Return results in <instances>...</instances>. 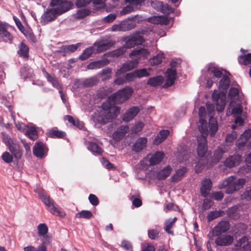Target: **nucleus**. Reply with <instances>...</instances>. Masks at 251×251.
Listing matches in <instances>:
<instances>
[{"label":"nucleus","mask_w":251,"mask_h":251,"mask_svg":"<svg viewBox=\"0 0 251 251\" xmlns=\"http://www.w3.org/2000/svg\"><path fill=\"white\" fill-rule=\"evenodd\" d=\"M47 134L51 138H63L66 136L65 132L59 130L57 127H53L48 130Z\"/></svg>","instance_id":"obj_30"},{"label":"nucleus","mask_w":251,"mask_h":251,"mask_svg":"<svg viewBox=\"0 0 251 251\" xmlns=\"http://www.w3.org/2000/svg\"><path fill=\"white\" fill-rule=\"evenodd\" d=\"M212 187V182L210 179L205 178L201 182V193L202 196L206 197L210 192Z\"/></svg>","instance_id":"obj_22"},{"label":"nucleus","mask_w":251,"mask_h":251,"mask_svg":"<svg viewBox=\"0 0 251 251\" xmlns=\"http://www.w3.org/2000/svg\"><path fill=\"white\" fill-rule=\"evenodd\" d=\"M228 97L230 101L226 110H243L241 104L243 98L238 88L231 87L229 90Z\"/></svg>","instance_id":"obj_6"},{"label":"nucleus","mask_w":251,"mask_h":251,"mask_svg":"<svg viewBox=\"0 0 251 251\" xmlns=\"http://www.w3.org/2000/svg\"><path fill=\"white\" fill-rule=\"evenodd\" d=\"M115 41L111 40L103 43H101L100 42H96L94 44V46H97V48L96 50L97 52L100 53L104 52L113 47L115 45Z\"/></svg>","instance_id":"obj_21"},{"label":"nucleus","mask_w":251,"mask_h":251,"mask_svg":"<svg viewBox=\"0 0 251 251\" xmlns=\"http://www.w3.org/2000/svg\"><path fill=\"white\" fill-rule=\"evenodd\" d=\"M134 72L136 78H141L150 75V73L147 71V69L145 68L136 70L134 71Z\"/></svg>","instance_id":"obj_50"},{"label":"nucleus","mask_w":251,"mask_h":251,"mask_svg":"<svg viewBox=\"0 0 251 251\" xmlns=\"http://www.w3.org/2000/svg\"><path fill=\"white\" fill-rule=\"evenodd\" d=\"M172 170V168L168 166L157 173V177L159 179H164L170 175Z\"/></svg>","instance_id":"obj_39"},{"label":"nucleus","mask_w":251,"mask_h":251,"mask_svg":"<svg viewBox=\"0 0 251 251\" xmlns=\"http://www.w3.org/2000/svg\"><path fill=\"white\" fill-rule=\"evenodd\" d=\"M95 51L94 46H91L85 49L83 52L79 56V59L81 61H84L89 58L93 54Z\"/></svg>","instance_id":"obj_37"},{"label":"nucleus","mask_w":251,"mask_h":251,"mask_svg":"<svg viewBox=\"0 0 251 251\" xmlns=\"http://www.w3.org/2000/svg\"><path fill=\"white\" fill-rule=\"evenodd\" d=\"M147 139L144 137H141L136 140L132 146V150L136 152H139L143 150L147 145Z\"/></svg>","instance_id":"obj_27"},{"label":"nucleus","mask_w":251,"mask_h":251,"mask_svg":"<svg viewBox=\"0 0 251 251\" xmlns=\"http://www.w3.org/2000/svg\"><path fill=\"white\" fill-rule=\"evenodd\" d=\"M136 24L134 23H124L120 24V31H126L135 28Z\"/></svg>","instance_id":"obj_52"},{"label":"nucleus","mask_w":251,"mask_h":251,"mask_svg":"<svg viewBox=\"0 0 251 251\" xmlns=\"http://www.w3.org/2000/svg\"><path fill=\"white\" fill-rule=\"evenodd\" d=\"M233 240V236L225 234L218 236L215 240V243L218 246H226L232 244Z\"/></svg>","instance_id":"obj_18"},{"label":"nucleus","mask_w":251,"mask_h":251,"mask_svg":"<svg viewBox=\"0 0 251 251\" xmlns=\"http://www.w3.org/2000/svg\"><path fill=\"white\" fill-rule=\"evenodd\" d=\"M245 183V180L244 178L236 179L234 176H230L219 184V187L220 188H226V192L231 194L242 188Z\"/></svg>","instance_id":"obj_5"},{"label":"nucleus","mask_w":251,"mask_h":251,"mask_svg":"<svg viewBox=\"0 0 251 251\" xmlns=\"http://www.w3.org/2000/svg\"><path fill=\"white\" fill-rule=\"evenodd\" d=\"M50 5L51 7H56L54 8L56 9L60 14L67 12L74 6L73 2L69 0H51Z\"/></svg>","instance_id":"obj_7"},{"label":"nucleus","mask_w":251,"mask_h":251,"mask_svg":"<svg viewBox=\"0 0 251 251\" xmlns=\"http://www.w3.org/2000/svg\"><path fill=\"white\" fill-rule=\"evenodd\" d=\"M25 134L32 140H35L38 138L37 131L33 126H28Z\"/></svg>","instance_id":"obj_38"},{"label":"nucleus","mask_w":251,"mask_h":251,"mask_svg":"<svg viewBox=\"0 0 251 251\" xmlns=\"http://www.w3.org/2000/svg\"><path fill=\"white\" fill-rule=\"evenodd\" d=\"M164 82V78L161 75H157L149 79L147 84L151 86L156 87Z\"/></svg>","instance_id":"obj_34"},{"label":"nucleus","mask_w":251,"mask_h":251,"mask_svg":"<svg viewBox=\"0 0 251 251\" xmlns=\"http://www.w3.org/2000/svg\"><path fill=\"white\" fill-rule=\"evenodd\" d=\"M170 131L168 130H161L154 140V143L158 145L162 142L169 135Z\"/></svg>","instance_id":"obj_36"},{"label":"nucleus","mask_w":251,"mask_h":251,"mask_svg":"<svg viewBox=\"0 0 251 251\" xmlns=\"http://www.w3.org/2000/svg\"><path fill=\"white\" fill-rule=\"evenodd\" d=\"M36 192L38 194L40 199L47 207L48 210L52 214L56 216L63 217L65 215V212L60 207L47 195L46 193L42 189L36 190Z\"/></svg>","instance_id":"obj_4"},{"label":"nucleus","mask_w":251,"mask_h":251,"mask_svg":"<svg viewBox=\"0 0 251 251\" xmlns=\"http://www.w3.org/2000/svg\"><path fill=\"white\" fill-rule=\"evenodd\" d=\"M8 148L9 151L16 159L19 160L22 157L23 151L22 147L19 144L14 142Z\"/></svg>","instance_id":"obj_19"},{"label":"nucleus","mask_w":251,"mask_h":251,"mask_svg":"<svg viewBox=\"0 0 251 251\" xmlns=\"http://www.w3.org/2000/svg\"><path fill=\"white\" fill-rule=\"evenodd\" d=\"M15 125L17 129L21 132H25L28 126L23 123L15 121Z\"/></svg>","instance_id":"obj_57"},{"label":"nucleus","mask_w":251,"mask_h":251,"mask_svg":"<svg viewBox=\"0 0 251 251\" xmlns=\"http://www.w3.org/2000/svg\"><path fill=\"white\" fill-rule=\"evenodd\" d=\"M241 161V157L240 155H233L226 159L225 164L226 167L232 168L238 165Z\"/></svg>","instance_id":"obj_28"},{"label":"nucleus","mask_w":251,"mask_h":251,"mask_svg":"<svg viewBox=\"0 0 251 251\" xmlns=\"http://www.w3.org/2000/svg\"><path fill=\"white\" fill-rule=\"evenodd\" d=\"M207 71L210 75H213V76L217 78H220L223 75L222 71L214 66L209 67Z\"/></svg>","instance_id":"obj_42"},{"label":"nucleus","mask_w":251,"mask_h":251,"mask_svg":"<svg viewBox=\"0 0 251 251\" xmlns=\"http://www.w3.org/2000/svg\"><path fill=\"white\" fill-rule=\"evenodd\" d=\"M238 61L241 65H251V53L240 55L239 57Z\"/></svg>","instance_id":"obj_40"},{"label":"nucleus","mask_w":251,"mask_h":251,"mask_svg":"<svg viewBox=\"0 0 251 251\" xmlns=\"http://www.w3.org/2000/svg\"><path fill=\"white\" fill-rule=\"evenodd\" d=\"M230 80L228 76L223 75L219 82V89L221 90L219 92L214 90L211 95L213 103L208 101L206 103L207 110H224L226 104V93L229 88Z\"/></svg>","instance_id":"obj_2"},{"label":"nucleus","mask_w":251,"mask_h":251,"mask_svg":"<svg viewBox=\"0 0 251 251\" xmlns=\"http://www.w3.org/2000/svg\"><path fill=\"white\" fill-rule=\"evenodd\" d=\"M85 144L87 146L88 150L94 155H101L102 154V149L97 144L94 142L86 141Z\"/></svg>","instance_id":"obj_25"},{"label":"nucleus","mask_w":251,"mask_h":251,"mask_svg":"<svg viewBox=\"0 0 251 251\" xmlns=\"http://www.w3.org/2000/svg\"><path fill=\"white\" fill-rule=\"evenodd\" d=\"M142 251H155V248L151 244L145 243L142 246Z\"/></svg>","instance_id":"obj_64"},{"label":"nucleus","mask_w":251,"mask_h":251,"mask_svg":"<svg viewBox=\"0 0 251 251\" xmlns=\"http://www.w3.org/2000/svg\"><path fill=\"white\" fill-rule=\"evenodd\" d=\"M177 219L175 217L173 219H168L165 222L164 230L165 231L170 234H173V231L171 230V228L173 226L174 224L176 222Z\"/></svg>","instance_id":"obj_41"},{"label":"nucleus","mask_w":251,"mask_h":251,"mask_svg":"<svg viewBox=\"0 0 251 251\" xmlns=\"http://www.w3.org/2000/svg\"><path fill=\"white\" fill-rule=\"evenodd\" d=\"M115 76L116 78L114 80V83L118 85L131 82L136 78L134 72Z\"/></svg>","instance_id":"obj_12"},{"label":"nucleus","mask_w":251,"mask_h":251,"mask_svg":"<svg viewBox=\"0 0 251 251\" xmlns=\"http://www.w3.org/2000/svg\"><path fill=\"white\" fill-rule=\"evenodd\" d=\"M91 11L90 10L87 9H81L76 12L75 18L77 19H82L89 15Z\"/></svg>","instance_id":"obj_46"},{"label":"nucleus","mask_w":251,"mask_h":251,"mask_svg":"<svg viewBox=\"0 0 251 251\" xmlns=\"http://www.w3.org/2000/svg\"><path fill=\"white\" fill-rule=\"evenodd\" d=\"M235 251H251V242L246 237H244L237 242L235 245Z\"/></svg>","instance_id":"obj_13"},{"label":"nucleus","mask_w":251,"mask_h":251,"mask_svg":"<svg viewBox=\"0 0 251 251\" xmlns=\"http://www.w3.org/2000/svg\"><path fill=\"white\" fill-rule=\"evenodd\" d=\"M159 231L156 229L148 230L149 237L151 239H156L158 238Z\"/></svg>","instance_id":"obj_60"},{"label":"nucleus","mask_w":251,"mask_h":251,"mask_svg":"<svg viewBox=\"0 0 251 251\" xmlns=\"http://www.w3.org/2000/svg\"><path fill=\"white\" fill-rule=\"evenodd\" d=\"M129 128L127 126H122L119 127L113 134V138L116 141H120L129 131Z\"/></svg>","instance_id":"obj_20"},{"label":"nucleus","mask_w":251,"mask_h":251,"mask_svg":"<svg viewBox=\"0 0 251 251\" xmlns=\"http://www.w3.org/2000/svg\"><path fill=\"white\" fill-rule=\"evenodd\" d=\"M137 111H126L123 115V120L126 122L130 121L138 114Z\"/></svg>","instance_id":"obj_44"},{"label":"nucleus","mask_w":251,"mask_h":251,"mask_svg":"<svg viewBox=\"0 0 251 251\" xmlns=\"http://www.w3.org/2000/svg\"><path fill=\"white\" fill-rule=\"evenodd\" d=\"M221 215V211H211L207 215V218L208 221H211L215 218L220 217Z\"/></svg>","instance_id":"obj_58"},{"label":"nucleus","mask_w":251,"mask_h":251,"mask_svg":"<svg viewBox=\"0 0 251 251\" xmlns=\"http://www.w3.org/2000/svg\"><path fill=\"white\" fill-rule=\"evenodd\" d=\"M126 50L125 46H121L118 49L112 51L110 54L113 57H119L125 54Z\"/></svg>","instance_id":"obj_45"},{"label":"nucleus","mask_w":251,"mask_h":251,"mask_svg":"<svg viewBox=\"0 0 251 251\" xmlns=\"http://www.w3.org/2000/svg\"><path fill=\"white\" fill-rule=\"evenodd\" d=\"M0 102L4 105L5 108L9 109L14 108L13 98L12 97H10L9 95H8L7 97L0 96Z\"/></svg>","instance_id":"obj_31"},{"label":"nucleus","mask_w":251,"mask_h":251,"mask_svg":"<svg viewBox=\"0 0 251 251\" xmlns=\"http://www.w3.org/2000/svg\"><path fill=\"white\" fill-rule=\"evenodd\" d=\"M133 90L129 86L120 89L112 94L101 105L102 110H120L117 104L127 100L132 96Z\"/></svg>","instance_id":"obj_3"},{"label":"nucleus","mask_w":251,"mask_h":251,"mask_svg":"<svg viewBox=\"0 0 251 251\" xmlns=\"http://www.w3.org/2000/svg\"><path fill=\"white\" fill-rule=\"evenodd\" d=\"M60 15L59 12L54 8L47 9L42 16V21L45 23H48L52 21H54L57 18V15Z\"/></svg>","instance_id":"obj_16"},{"label":"nucleus","mask_w":251,"mask_h":251,"mask_svg":"<svg viewBox=\"0 0 251 251\" xmlns=\"http://www.w3.org/2000/svg\"><path fill=\"white\" fill-rule=\"evenodd\" d=\"M92 216V213L88 210H82L76 214V217L78 218L90 219Z\"/></svg>","instance_id":"obj_49"},{"label":"nucleus","mask_w":251,"mask_h":251,"mask_svg":"<svg viewBox=\"0 0 251 251\" xmlns=\"http://www.w3.org/2000/svg\"><path fill=\"white\" fill-rule=\"evenodd\" d=\"M122 40L125 42V47L126 49H130L135 46L141 45L144 42L143 37L139 34L123 37Z\"/></svg>","instance_id":"obj_8"},{"label":"nucleus","mask_w":251,"mask_h":251,"mask_svg":"<svg viewBox=\"0 0 251 251\" xmlns=\"http://www.w3.org/2000/svg\"><path fill=\"white\" fill-rule=\"evenodd\" d=\"M100 161L103 166L107 169H112L114 168L113 165L106 160L105 158H102Z\"/></svg>","instance_id":"obj_62"},{"label":"nucleus","mask_w":251,"mask_h":251,"mask_svg":"<svg viewBox=\"0 0 251 251\" xmlns=\"http://www.w3.org/2000/svg\"><path fill=\"white\" fill-rule=\"evenodd\" d=\"M48 150L42 142H37L35 143L33 149V153L37 157L42 158L47 153Z\"/></svg>","instance_id":"obj_17"},{"label":"nucleus","mask_w":251,"mask_h":251,"mask_svg":"<svg viewBox=\"0 0 251 251\" xmlns=\"http://www.w3.org/2000/svg\"><path fill=\"white\" fill-rule=\"evenodd\" d=\"M38 234L40 236H44L48 232V228L46 224H40L38 226Z\"/></svg>","instance_id":"obj_54"},{"label":"nucleus","mask_w":251,"mask_h":251,"mask_svg":"<svg viewBox=\"0 0 251 251\" xmlns=\"http://www.w3.org/2000/svg\"><path fill=\"white\" fill-rule=\"evenodd\" d=\"M149 21L153 24H160L167 25L170 23V19L164 16H154L149 19Z\"/></svg>","instance_id":"obj_29"},{"label":"nucleus","mask_w":251,"mask_h":251,"mask_svg":"<svg viewBox=\"0 0 251 251\" xmlns=\"http://www.w3.org/2000/svg\"><path fill=\"white\" fill-rule=\"evenodd\" d=\"M18 53L21 57L27 59L29 57V48L23 42L21 43L18 46Z\"/></svg>","instance_id":"obj_33"},{"label":"nucleus","mask_w":251,"mask_h":251,"mask_svg":"<svg viewBox=\"0 0 251 251\" xmlns=\"http://www.w3.org/2000/svg\"><path fill=\"white\" fill-rule=\"evenodd\" d=\"M176 69H168L165 73L167 77L163 88H167L172 86L176 79Z\"/></svg>","instance_id":"obj_14"},{"label":"nucleus","mask_w":251,"mask_h":251,"mask_svg":"<svg viewBox=\"0 0 251 251\" xmlns=\"http://www.w3.org/2000/svg\"><path fill=\"white\" fill-rule=\"evenodd\" d=\"M111 92L110 89L101 88L97 91V96L99 99H103L107 97Z\"/></svg>","instance_id":"obj_43"},{"label":"nucleus","mask_w":251,"mask_h":251,"mask_svg":"<svg viewBox=\"0 0 251 251\" xmlns=\"http://www.w3.org/2000/svg\"><path fill=\"white\" fill-rule=\"evenodd\" d=\"M151 5L157 11H160L165 15H169L174 12V9L169 4L158 0L151 1Z\"/></svg>","instance_id":"obj_10"},{"label":"nucleus","mask_w":251,"mask_h":251,"mask_svg":"<svg viewBox=\"0 0 251 251\" xmlns=\"http://www.w3.org/2000/svg\"><path fill=\"white\" fill-rule=\"evenodd\" d=\"M163 58L162 54H158L150 60L151 65H158L162 62Z\"/></svg>","instance_id":"obj_53"},{"label":"nucleus","mask_w":251,"mask_h":251,"mask_svg":"<svg viewBox=\"0 0 251 251\" xmlns=\"http://www.w3.org/2000/svg\"><path fill=\"white\" fill-rule=\"evenodd\" d=\"M42 72L48 81L50 83H51L53 81L55 80V79H56L54 76H52L49 73H48L44 68L42 69Z\"/></svg>","instance_id":"obj_61"},{"label":"nucleus","mask_w":251,"mask_h":251,"mask_svg":"<svg viewBox=\"0 0 251 251\" xmlns=\"http://www.w3.org/2000/svg\"><path fill=\"white\" fill-rule=\"evenodd\" d=\"M111 73L112 69L110 68H106L101 70L99 73V75L101 76H105V78H102V80L105 81L111 78Z\"/></svg>","instance_id":"obj_51"},{"label":"nucleus","mask_w":251,"mask_h":251,"mask_svg":"<svg viewBox=\"0 0 251 251\" xmlns=\"http://www.w3.org/2000/svg\"><path fill=\"white\" fill-rule=\"evenodd\" d=\"M117 15L115 13H111L104 18V21L106 23L113 22L116 18Z\"/></svg>","instance_id":"obj_63"},{"label":"nucleus","mask_w":251,"mask_h":251,"mask_svg":"<svg viewBox=\"0 0 251 251\" xmlns=\"http://www.w3.org/2000/svg\"><path fill=\"white\" fill-rule=\"evenodd\" d=\"M138 63V59H135L125 63L115 73V76H120V75L125 74L126 72L136 68Z\"/></svg>","instance_id":"obj_11"},{"label":"nucleus","mask_w":251,"mask_h":251,"mask_svg":"<svg viewBox=\"0 0 251 251\" xmlns=\"http://www.w3.org/2000/svg\"><path fill=\"white\" fill-rule=\"evenodd\" d=\"M237 138V134L235 131L227 134L226 137V141L227 144H230L232 143Z\"/></svg>","instance_id":"obj_55"},{"label":"nucleus","mask_w":251,"mask_h":251,"mask_svg":"<svg viewBox=\"0 0 251 251\" xmlns=\"http://www.w3.org/2000/svg\"><path fill=\"white\" fill-rule=\"evenodd\" d=\"M224 151L221 148L217 149L214 152V158L216 161H219L222 157Z\"/></svg>","instance_id":"obj_59"},{"label":"nucleus","mask_w":251,"mask_h":251,"mask_svg":"<svg viewBox=\"0 0 251 251\" xmlns=\"http://www.w3.org/2000/svg\"><path fill=\"white\" fill-rule=\"evenodd\" d=\"M98 83L97 79L95 77L86 79L83 82V85L86 87H90L96 85Z\"/></svg>","instance_id":"obj_48"},{"label":"nucleus","mask_w":251,"mask_h":251,"mask_svg":"<svg viewBox=\"0 0 251 251\" xmlns=\"http://www.w3.org/2000/svg\"><path fill=\"white\" fill-rule=\"evenodd\" d=\"M213 111H199V129L201 136L198 138L197 154L200 159L196 163L195 170L200 173L205 168H209L211 164L207 163L208 159L205 157L207 152L206 137L208 133L214 136L218 130V126L217 120L212 115Z\"/></svg>","instance_id":"obj_1"},{"label":"nucleus","mask_w":251,"mask_h":251,"mask_svg":"<svg viewBox=\"0 0 251 251\" xmlns=\"http://www.w3.org/2000/svg\"><path fill=\"white\" fill-rule=\"evenodd\" d=\"M150 53L148 50L145 49H140L139 50H134L129 54V57L132 58L133 57L136 56L138 58L143 57L144 59L147 58Z\"/></svg>","instance_id":"obj_24"},{"label":"nucleus","mask_w":251,"mask_h":251,"mask_svg":"<svg viewBox=\"0 0 251 251\" xmlns=\"http://www.w3.org/2000/svg\"><path fill=\"white\" fill-rule=\"evenodd\" d=\"M186 172V168L182 167L176 170L174 175L171 177L172 182H176L181 180Z\"/></svg>","instance_id":"obj_32"},{"label":"nucleus","mask_w":251,"mask_h":251,"mask_svg":"<svg viewBox=\"0 0 251 251\" xmlns=\"http://www.w3.org/2000/svg\"><path fill=\"white\" fill-rule=\"evenodd\" d=\"M65 119L68 120L70 123L80 129L83 127L82 124L77 119H75L73 117L67 115L65 117Z\"/></svg>","instance_id":"obj_47"},{"label":"nucleus","mask_w":251,"mask_h":251,"mask_svg":"<svg viewBox=\"0 0 251 251\" xmlns=\"http://www.w3.org/2000/svg\"><path fill=\"white\" fill-rule=\"evenodd\" d=\"M114 115L111 111H97L93 116L94 120L101 124H105L112 119Z\"/></svg>","instance_id":"obj_9"},{"label":"nucleus","mask_w":251,"mask_h":251,"mask_svg":"<svg viewBox=\"0 0 251 251\" xmlns=\"http://www.w3.org/2000/svg\"><path fill=\"white\" fill-rule=\"evenodd\" d=\"M108 63L107 60H100L90 63L87 65V68L90 70L97 69L102 68Z\"/></svg>","instance_id":"obj_35"},{"label":"nucleus","mask_w":251,"mask_h":251,"mask_svg":"<svg viewBox=\"0 0 251 251\" xmlns=\"http://www.w3.org/2000/svg\"><path fill=\"white\" fill-rule=\"evenodd\" d=\"M163 157L164 153L158 151L153 154L151 157H149V155H148L144 160H149L151 165H154L160 162Z\"/></svg>","instance_id":"obj_26"},{"label":"nucleus","mask_w":251,"mask_h":251,"mask_svg":"<svg viewBox=\"0 0 251 251\" xmlns=\"http://www.w3.org/2000/svg\"><path fill=\"white\" fill-rule=\"evenodd\" d=\"M2 159L6 163H9L13 161V155L7 151L4 152L1 155Z\"/></svg>","instance_id":"obj_56"},{"label":"nucleus","mask_w":251,"mask_h":251,"mask_svg":"<svg viewBox=\"0 0 251 251\" xmlns=\"http://www.w3.org/2000/svg\"><path fill=\"white\" fill-rule=\"evenodd\" d=\"M229 228V224L226 221H221L214 228L213 231L217 235L225 233L227 231Z\"/></svg>","instance_id":"obj_23"},{"label":"nucleus","mask_w":251,"mask_h":251,"mask_svg":"<svg viewBox=\"0 0 251 251\" xmlns=\"http://www.w3.org/2000/svg\"><path fill=\"white\" fill-rule=\"evenodd\" d=\"M81 46V43H78L76 44L69 45H63L60 47L58 52L65 56L68 54L75 52Z\"/></svg>","instance_id":"obj_15"}]
</instances>
